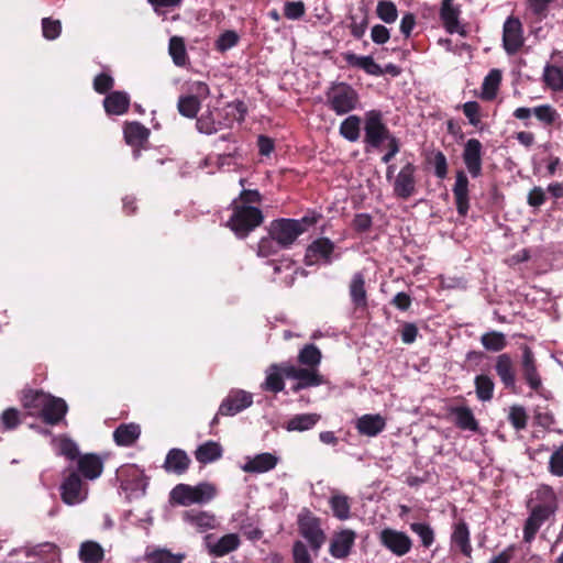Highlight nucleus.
Wrapping results in <instances>:
<instances>
[{
    "label": "nucleus",
    "instance_id": "39",
    "mask_svg": "<svg viewBox=\"0 0 563 563\" xmlns=\"http://www.w3.org/2000/svg\"><path fill=\"white\" fill-rule=\"evenodd\" d=\"M78 556L82 563H101L104 551L98 542L88 540L80 544Z\"/></svg>",
    "mask_w": 563,
    "mask_h": 563
},
{
    "label": "nucleus",
    "instance_id": "22",
    "mask_svg": "<svg viewBox=\"0 0 563 563\" xmlns=\"http://www.w3.org/2000/svg\"><path fill=\"white\" fill-rule=\"evenodd\" d=\"M75 471L80 477L95 481L103 472V460L96 453L81 454L77 460V468Z\"/></svg>",
    "mask_w": 563,
    "mask_h": 563
},
{
    "label": "nucleus",
    "instance_id": "62",
    "mask_svg": "<svg viewBox=\"0 0 563 563\" xmlns=\"http://www.w3.org/2000/svg\"><path fill=\"white\" fill-rule=\"evenodd\" d=\"M42 33L43 36L48 41L56 40L62 33L60 21L54 20L52 18L42 19Z\"/></svg>",
    "mask_w": 563,
    "mask_h": 563
},
{
    "label": "nucleus",
    "instance_id": "38",
    "mask_svg": "<svg viewBox=\"0 0 563 563\" xmlns=\"http://www.w3.org/2000/svg\"><path fill=\"white\" fill-rule=\"evenodd\" d=\"M141 435V428L136 423H121L113 431V440L119 446H132Z\"/></svg>",
    "mask_w": 563,
    "mask_h": 563
},
{
    "label": "nucleus",
    "instance_id": "43",
    "mask_svg": "<svg viewBox=\"0 0 563 563\" xmlns=\"http://www.w3.org/2000/svg\"><path fill=\"white\" fill-rule=\"evenodd\" d=\"M298 363L305 367L318 368L322 360L319 347L312 343L303 345L298 353Z\"/></svg>",
    "mask_w": 563,
    "mask_h": 563
},
{
    "label": "nucleus",
    "instance_id": "45",
    "mask_svg": "<svg viewBox=\"0 0 563 563\" xmlns=\"http://www.w3.org/2000/svg\"><path fill=\"white\" fill-rule=\"evenodd\" d=\"M543 81L547 87L556 92L563 91V68L547 64L543 69Z\"/></svg>",
    "mask_w": 563,
    "mask_h": 563
},
{
    "label": "nucleus",
    "instance_id": "20",
    "mask_svg": "<svg viewBox=\"0 0 563 563\" xmlns=\"http://www.w3.org/2000/svg\"><path fill=\"white\" fill-rule=\"evenodd\" d=\"M286 378L299 380L305 388L318 387L325 383L323 375L320 374L318 368L312 367H297L289 363L285 368Z\"/></svg>",
    "mask_w": 563,
    "mask_h": 563
},
{
    "label": "nucleus",
    "instance_id": "11",
    "mask_svg": "<svg viewBox=\"0 0 563 563\" xmlns=\"http://www.w3.org/2000/svg\"><path fill=\"white\" fill-rule=\"evenodd\" d=\"M335 244L329 238H318L312 241L305 254V264L312 266L319 262L330 265L340 254H334Z\"/></svg>",
    "mask_w": 563,
    "mask_h": 563
},
{
    "label": "nucleus",
    "instance_id": "30",
    "mask_svg": "<svg viewBox=\"0 0 563 563\" xmlns=\"http://www.w3.org/2000/svg\"><path fill=\"white\" fill-rule=\"evenodd\" d=\"M117 476L124 488L137 489L145 486L146 476L144 471L135 464L121 466L117 472Z\"/></svg>",
    "mask_w": 563,
    "mask_h": 563
},
{
    "label": "nucleus",
    "instance_id": "53",
    "mask_svg": "<svg viewBox=\"0 0 563 563\" xmlns=\"http://www.w3.org/2000/svg\"><path fill=\"white\" fill-rule=\"evenodd\" d=\"M350 23L347 27L350 29V32L352 36L356 40H360L364 36L369 18L367 11H363L361 15L352 14L349 16Z\"/></svg>",
    "mask_w": 563,
    "mask_h": 563
},
{
    "label": "nucleus",
    "instance_id": "61",
    "mask_svg": "<svg viewBox=\"0 0 563 563\" xmlns=\"http://www.w3.org/2000/svg\"><path fill=\"white\" fill-rule=\"evenodd\" d=\"M555 0H528V8L536 21L541 22L549 14V7Z\"/></svg>",
    "mask_w": 563,
    "mask_h": 563
},
{
    "label": "nucleus",
    "instance_id": "55",
    "mask_svg": "<svg viewBox=\"0 0 563 563\" xmlns=\"http://www.w3.org/2000/svg\"><path fill=\"white\" fill-rule=\"evenodd\" d=\"M196 128L200 133L214 134L222 128V121H217L211 111L202 113L196 121Z\"/></svg>",
    "mask_w": 563,
    "mask_h": 563
},
{
    "label": "nucleus",
    "instance_id": "12",
    "mask_svg": "<svg viewBox=\"0 0 563 563\" xmlns=\"http://www.w3.org/2000/svg\"><path fill=\"white\" fill-rule=\"evenodd\" d=\"M417 166L407 162L398 172L394 179L393 192L394 196L401 200H408L417 191L416 179Z\"/></svg>",
    "mask_w": 563,
    "mask_h": 563
},
{
    "label": "nucleus",
    "instance_id": "21",
    "mask_svg": "<svg viewBox=\"0 0 563 563\" xmlns=\"http://www.w3.org/2000/svg\"><path fill=\"white\" fill-rule=\"evenodd\" d=\"M190 465L191 459L187 452L183 449L173 448L167 452L162 467L167 474L181 476L188 472Z\"/></svg>",
    "mask_w": 563,
    "mask_h": 563
},
{
    "label": "nucleus",
    "instance_id": "15",
    "mask_svg": "<svg viewBox=\"0 0 563 563\" xmlns=\"http://www.w3.org/2000/svg\"><path fill=\"white\" fill-rule=\"evenodd\" d=\"M494 369L504 388L516 393L517 368L512 356L509 353L498 354L495 358Z\"/></svg>",
    "mask_w": 563,
    "mask_h": 563
},
{
    "label": "nucleus",
    "instance_id": "9",
    "mask_svg": "<svg viewBox=\"0 0 563 563\" xmlns=\"http://www.w3.org/2000/svg\"><path fill=\"white\" fill-rule=\"evenodd\" d=\"M268 234L284 249H290L300 236L299 224L289 218L275 219L269 223Z\"/></svg>",
    "mask_w": 563,
    "mask_h": 563
},
{
    "label": "nucleus",
    "instance_id": "46",
    "mask_svg": "<svg viewBox=\"0 0 563 563\" xmlns=\"http://www.w3.org/2000/svg\"><path fill=\"white\" fill-rule=\"evenodd\" d=\"M481 343L486 351L497 353L507 346L508 341L503 332L493 330L482 334Z\"/></svg>",
    "mask_w": 563,
    "mask_h": 563
},
{
    "label": "nucleus",
    "instance_id": "26",
    "mask_svg": "<svg viewBox=\"0 0 563 563\" xmlns=\"http://www.w3.org/2000/svg\"><path fill=\"white\" fill-rule=\"evenodd\" d=\"M289 366V363L284 362L280 364H271L266 371L265 380L262 383L261 388L264 391H271L277 394L283 391L285 388V368Z\"/></svg>",
    "mask_w": 563,
    "mask_h": 563
},
{
    "label": "nucleus",
    "instance_id": "35",
    "mask_svg": "<svg viewBox=\"0 0 563 563\" xmlns=\"http://www.w3.org/2000/svg\"><path fill=\"white\" fill-rule=\"evenodd\" d=\"M454 0H442L440 8V20L448 33H460L459 18L461 10L453 4ZM463 34V32H461Z\"/></svg>",
    "mask_w": 563,
    "mask_h": 563
},
{
    "label": "nucleus",
    "instance_id": "42",
    "mask_svg": "<svg viewBox=\"0 0 563 563\" xmlns=\"http://www.w3.org/2000/svg\"><path fill=\"white\" fill-rule=\"evenodd\" d=\"M475 393L478 400L486 402L494 397L495 383L487 374L476 375L474 378Z\"/></svg>",
    "mask_w": 563,
    "mask_h": 563
},
{
    "label": "nucleus",
    "instance_id": "16",
    "mask_svg": "<svg viewBox=\"0 0 563 563\" xmlns=\"http://www.w3.org/2000/svg\"><path fill=\"white\" fill-rule=\"evenodd\" d=\"M483 145L477 139H470L464 144L462 158L470 175L477 178L482 175Z\"/></svg>",
    "mask_w": 563,
    "mask_h": 563
},
{
    "label": "nucleus",
    "instance_id": "56",
    "mask_svg": "<svg viewBox=\"0 0 563 563\" xmlns=\"http://www.w3.org/2000/svg\"><path fill=\"white\" fill-rule=\"evenodd\" d=\"M376 15L386 24L396 22L398 10L393 1L379 0L376 5Z\"/></svg>",
    "mask_w": 563,
    "mask_h": 563
},
{
    "label": "nucleus",
    "instance_id": "49",
    "mask_svg": "<svg viewBox=\"0 0 563 563\" xmlns=\"http://www.w3.org/2000/svg\"><path fill=\"white\" fill-rule=\"evenodd\" d=\"M184 559L185 554H174L167 549H155L144 555L146 563H183Z\"/></svg>",
    "mask_w": 563,
    "mask_h": 563
},
{
    "label": "nucleus",
    "instance_id": "24",
    "mask_svg": "<svg viewBox=\"0 0 563 563\" xmlns=\"http://www.w3.org/2000/svg\"><path fill=\"white\" fill-rule=\"evenodd\" d=\"M212 534L206 537V544L210 555L214 558H222L235 550L241 545V540L236 533H228L221 537L216 542H211Z\"/></svg>",
    "mask_w": 563,
    "mask_h": 563
},
{
    "label": "nucleus",
    "instance_id": "5",
    "mask_svg": "<svg viewBox=\"0 0 563 563\" xmlns=\"http://www.w3.org/2000/svg\"><path fill=\"white\" fill-rule=\"evenodd\" d=\"M512 115L523 121L526 126L529 125L527 121L531 115H534L545 129L560 128L562 125L561 114L549 103L539 104L533 108L520 107L514 111Z\"/></svg>",
    "mask_w": 563,
    "mask_h": 563
},
{
    "label": "nucleus",
    "instance_id": "4",
    "mask_svg": "<svg viewBox=\"0 0 563 563\" xmlns=\"http://www.w3.org/2000/svg\"><path fill=\"white\" fill-rule=\"evenodd\" d=\"M394 135L386 123L380 110H369L364 114V144L365 151L379 150L383 143Z\"/></svg>",
    "mask_w": 563,
    "mask_h": 563
},
{
    "label": "nucleus",
    "instance_id": "44",
    "mask_svg": "<svg viewBox=\"0 0 563 563\" xmlns=\"http://www.w3.org/2000/svg\"><path fill=\"white\" fill-rule=\"evenodd\" d=\"M168 52L172 56L174 64L178 67H184L188 63V54L186 44L183 37L173 36L169 40Z\"/></svg>",
    "mask_w": 563,
    "mask_h": 563
},
{
    "label": "nucleus",
    "instance_id": "10",
    "mask_svg": "<svg viewBox=\"0 0 563 563\" xmlns=\"http://www.w3.org/2000/svg\"><path fill=\"white\" fill-rule=\"evenodd\" d=\"M521 360H520V373L526 384L536 393L542 389V377L539 372L538 361L536 358L532 349L522 344L520 346Z\"/></svg>",
    "mask_w": 563,
    "mask_h": 563
},
{
    "label": "nucleus",
    "instance_id": "18",
    "mask_svg": "<svg viewBox=\"0 0 563 563\" xmlns=\"http://www.w3.org/2000/svg\"><path fill=\"white\" fill-rule=\"evenodd\" d=\"M253 404L252 394L245 390H232L222 400L218 415L221 416H234L242 410L249 408Z\"/></svg>",
    "mask_w": 563,
    "mask_h": 563
},
{
    "label": "nucleus",
    "instance_id": "7",
    "mask_svg": "<svg viewBox=\"0 0 563 563\" xmlns=\"http://www.w3.org/2000/svg\"><path fill=\"white\" fill-rule=\"evenodd\" d=\"M342 57L350 67L362 69L371 76L379 77L388 74L393 77H396L401 73V69L391 63L385 65V67H382L374 60L372 56H360L353 52H345L342 54Z\"/></svg>",
    "mask_w": 563,
    "mask_h": 563
},
{
    "label": "nucleus",
    "instance_id": "8",
    "mask_svg": "<svg viewBox=\"0 0 563 563\" xmlns=\"http://www.w3.org/2000/svg\"><path fill=\"white\" fill-rule=\"evenodd\" d=\"M298 529L301 537L308 541L311 550L317 555L327 540V536L321 529L320 519L310 512L300 515L298 518Z\"/></svg>",
    "mask_w": 563,
    "mask_h": 563
},
{
    "label": "nucleus",
    "instance_id": "33",
    "mask_svg": "<svg viewBox=\"0 0 563 563\" xmlns=\"http://www.w3.org/2000/svg\"><path fill=\"white\" fill-rule=\"evenodd\" d=\"M49 396L40 389L25 388L22 390L21 402L30 415L38 417Z\"/></svg>",
    "mask_w": 563,
    "mask_h": 563
},
{
    "label": "nucleus",
    "instance_id": "19",
    "mask_svg": "<svg viewBox=\"0 0 563 563\" xmlns=\"http://www.w3.org/2000/svg\"><path fill=\"white\" fill-rule=\"evenodd\" d=\"M355 540L356 533L352 529H342L334 532L330 542L329 553L335 559H345L350 555Z\"/></svg>",
    "mask_w": 563,
    "mask_h": 563
},
{
    "label": "nucleus",
    "instance_id": "57",
    "mask_svg": "<svg viewBox=\"0 0 563 563\" xmlns=\"http://www.w3.org/2000/svg\"><path fill=\"white\" fill-rule=\"evenodd\" d=\"M410 530L420 538L422 547L428 549L433 544L435 539L434 530L429 523L413 522L410 525Z\"/></svg>",
    "mask_w": 563,
    "mask_h": 563
},
{
    "label": "nucleus",
    "instance_id": "47",
    "mask_svg": "<svg viewBox=\"0 0 563 563\" xmlns=\"http://www.w3.org/2000/svg\"><path fill=\"white\" fill-rule=\"evenodd\" d=\"M333 516L339 520H346L351 517V504L347 496L333 494L329 499Z\"/></svg>",
    "mask_w": 563,
    "mask_h": 563
},
{
    "label": "nucleus",
    "instance_id": "59",
    "mask_svg": "<svg viewBox=\"0 0 563 563\" xmlns=\"http://www.w3.org/2000/svg\"><path fill=\"white\" fill-rule=\"evenodd\" d=\"M240 41V36L235 31L228 30L219 35L216 41L214 47L218 52L224 53L232 47L236 46Z\"/></svg>",
    "mask_w": 563,
    "mask_h": 563
},
{
    "label": "nucleus",
    "instance_id": "48",
    "mask_svg": "<svg viewBox=\"0 0 563 563\" xmlns=\"http://www.w3.org/2000/svg\"><path fill=\"white\" fill-rule=\"evenodd\" d=\"M537 499L540 504L536 507L547 509L548 512L553 515L558 510V496L551 486L542 485L537 492Z\"/></svg>",
    "mask_w": 563,
    "mask_h": 563
},
{
    "label": "nucleus",
    "instance_id": "58",
    "mask_svg": "<svg viewBox=\"0 0 563 563\" xmlns=\"http://www.w3.org/2000/svg\"><path fill=\"white\" fill-rule=\"evenodd\" d=\"M284 250L272 235L263 236L257 243L256 254L260 257H269Z\"/></svg>",
    "mask_w": 563,
    "mask_h": 563
},
{
    "label": "nucleus",
    "instance_id": "34",
    "mask_svg": "<svg viewBox=\"0 0 563 563\" xmlns=\"http://www.w3.org/2000/svg\"><path fill=\"white\" fill-rule=\"evenodd\" d=\"M278 457L273 453H260L254 457L247 459L242 470L246 473H266L276 467Z\"/></svg>",
    "mask_w": 563,
    "mask_h": 563
},
{
    "label": "nucleus",
    "instance_id": "17",
    "mask_svg": "<svg viewBox=\"0 0 563 563\" xmlns=\"http://www.w3.org/2000/svg\"><path fill=\"white\" fill-rule=\"evenodd\" d=\"M124 140L128 145L133 147V155L137 158L141 155V148L148 142L151 131L137 121L125 122L123 126Z\"/></svg>",
    "mask_w": 563,
    "mask_h": 563
},
{
    "label": "nucleus",
    "instance_id": "36",
    "mask_svg": "<svg viewBox=\"0 0 563 563\" xmlns=\"http://www.w3.org/2000/svg\"><path fill=\"white\" fill-rule=\"evenodd\" d=\"M349 292L355 308L365 309L367 307V291L363 273L357 272L353 274L349 285Z\"/></svg>",
    "mask_w": 563,
    "mask_h": 563
},
{
    "label": "nucleus",
    "instance_id": "64",
    "mask_svg": "<svg viewBox=\"0 0 563 563\" xmlns=\"http://www.w3.org/2000/svg\"><path fill=\"white\" fill-rule=\"evenodd\" d=\"M549 472L558 477H563V443L551 454Z\"/></svg>",
    "mask_w": 563,
    "mask_h": 563
},
{
    "label": "nucleus",
    "instance_id": "6",
    "mask_svg": "<svg viewBox=\"0 0 563 563\" xmlns=\"http://www.w3.org/2000/svg\"><path fill=\"white\" fill-rule=\"evenodd\" d=\"M60 498L68 506L82 503L88 496V486L74 470H66L59 487Z\"/></svg>",
    "mask_w": 563,
    "mask_h": 563
},
{
    "label": "nucleus",
    "instance_id": "40",
    "mask_svg": "<svg viewBox=\"0 0 563 563\" xmlns=\"http://www.w3.org/2000/svg\"><path fill=\"white\" fill-rule=\"evenodd\" d=\"M222 446L214 441H207L195 451L196 460L201 464L212 463L222 456Z\"/></svg>",
    "mask_w": 563,
    "mask_h": 563
},
{
    "label": "nucleus",
    "instance_id": "50",
    "mask_svg": "<svg viewBox=\"0 0 563 563\" xmlns=\"http://www.w3.org/2000/svg\"><path fill=\"white\" fill-rule=\"evenodd\" d=\"M361 121L358 115H349L340 124V134L350 142H356L360 139Z\"/></svg>",
    "mask_w": 563,
    "mask_h": 563
},
{
    "label": "nucleus",
    "instance_id": "1",
    "mask_svg": "<svg viewBox=\"0 0 563 563\" xmlns=\"http://www.w3.org/2000/svg\"><path fill=\"white\" fill-rule=\"evenodd\" d=\"M231 210L227 225L239 239H245L264 222V214L257 207L239 205L238 200H233Z\"/></svg>",
    "mask_w": 563,
    "mask_h": 563
},
{
    "label": "nucleus",
    "instance_id": "14",
    "mask_svg": "<svg viewBox=\"0 0 563 563\" xmlns=\"http://www.w3.org/2000/svg\"><path fill=\"white\" fill-rule=\"evenodd\" d=\"M523 27L514 15L507 18L503 26V47L508 55L517 54L523 46Z\"/></svg>",
    "mask_w": 563,
    "mask_h": 563
},
{
    "label": "nucleus",
    "instance_id": "52",
    "mask_svg": "<svg viewBox=\"0 0 563 563\" xmlns=\"http://www.w3.org/2000/svg\"><path fill=\"white\" fill-rule=\"evenodd\" d=\"M200 108L201 102L194 97L186 95L178 98L177 110L185 118H196Z\"/></svg>",
    "mask_w": 563,
    "mask_h": 563
},
{
    "label": "nucleus",
    "instance_id": "13",
    "mask_svg": "<svg viewBox=\"0 0 563 563\" xmlns=\"http://www.w3.org/2000/svg\"><path fill=\"white\" fill-rule=\"evenodd\" d=\"M380 544L396 556H404L411 551L412 540L410 537L391 528H385L379 532Z\"/></svg>",
    "mask_w": 563,
    "mask_h": 563
},
{
    "label": "nucleus",
    "instance_id": "27",
    "mask_svg": "<svg viewBox=\"0 0 563 563\" xmlns=\"http://www.w3.org/2000/svg\"><path fill=\"white\" fill-rule=\"evenodd\" d=\"M181 518L199 532H205L217 527V518L210 511L189 509L183 512Z\"/></svg>",
    "mask_w": 563,
    "mask_h": 563
},
{
    "label": "nucleus",
    "instance_id": "32",
    "mask_svg": "<svg viewBox=\"0 0 563 563\" xmlns=\"http://www.w3.org/2000/svg\"><path fill=\"white\" fill-rule=\"evenodd\" d=\"M451 544L456 547L463 555L471 558L473 552L471 533L467 523L463 519L453 525Z\"/></svg>",
    "mask_w": 563,
    "mask_h": 563
},
{
    "label": "nucleus",
    "instance_id": "60",
    "mask_svg": "<svg viewBox=\"0 0 563 563\" xmlns=\"http://www.w3.org/2000/svg\"><path fill=\"white\" fill-rule=\"evenodd\" d=\"M59 454L64 455L66 459L70 461H77L81 455L79 453L78 445L75 441H73L68 437H62L58 443Z\"/></svg>",
    "mask_w": 563,
    "mask_h": 563
},
{
    "label": "nucleus",
    "instance_id": "63",
    "mask_svg": "<svg viewBox=\"0 0 563 563\" xmlns=\"http://www.w3.org/2000/svg\"><path fill=\"white\" fill-rule=\"evenodd\" d=\"M306 14L303 1H286L284 4V15L288 20H299Z\"/></svg>",
    "mask_w": 563,
    "mask_h": 563
},
{
    "label": "nucleus",
    "instance_id": "37",
    "mask_svg": "<svg viewBox=\"0 0 563 563\" xmlns=\"http://www.w3.org/2000/svg\"><path fill=\"white\" fill-rule=\"evenodd\" d=\"M386 427V421L380 415H364L356 421V430L366 437H376Z\"/></svg>",
    "mask_w": 563,
    "mask_h": 563
},
{
    "label": "nucleus",
    "instance_id": "54",
    "mask_svg": "<svg viewBox=\"0 0 563 563\" xmlns=\"http://www.w3.org/2000/svg\"><path fill=\"white\" fill-rule=\"evenodd\" d=\"M529 416L526 408L521 405L509 407L508 421L517 431L523 430L528 426Z\"/></svg>",
    "mask_w": 563,
    "mask_h": 563
},
{
    "label": "nucleus",
    "instance_id": "25",
    "mask_svg": "<svg viewBox=\"0 0 563 563\" xmlns=\"http://www.w3.org/2000/svg\"><path fill=\"white\" fill-rule=\"evenodd\" d=\"M468 184V178L465 172L457 170L452 191L454 195L457 213L462 217H465L470 209Z\"/></svg>",
    "mask_w": 563,
    "mask_h": 563
},
{
    "label": "nucleus",
    "instance_id": "51",
    "mask_svg": "<svg viewBox=\"0 0 563 563\" xmlns=\"http://www.w3.org/2000/svg\"><path fill=\"white\" fill-rule=\"evenodd\" d=\"M320 416L317 413H301L294 416L287 423L289 431H306L313 428L319 421Z\"/></svg>",
    "mask_w": 563,
    "mask_h": 563
},
{
    "label": "nucleus",
    "instance_id": "31",
    "mask_svg": "<svg viewBox=\"0 0 563 563\" xmlns=\"http://www.w3.org/2000/svg\"><path fill=\"white\" fill-rule=\"evenodd\" d=\"M130 96L125 91H111L103 99V108L108 115H122L129 111Z\"/></svg>",
    "mask_w": 563,
    "mask_h": 563
},
{
    "label": "nucleus",
    "instance_id": "41",
    "mask_svg": "<svg viewBox=\"0 0 563 563\" xmlns=\"http://www.w3.org/2000/svg\"><path fill=\"white\" fill-rule=\"evenodd\" d=\"M501 82V71L499 69H492L484 78L482 84L481 98L486 101H492L496 98L499 85Z\"/></svg>",
    "mask_w": 563,
    "mask_h": 563
},
{
    "label": "nucleus",
    "instance_id": "29",
    "mask_svg": "<svg viewBox=\"0 0 563 563\" xmlns=\"http://www.w3.org/2000/svg\"><path fill=\"white\" fill-rule=\"evenodd\" d=\"M553 514L548 512L547 509H541L538 507H533L530 511L529 517L527 518L523 526V540L527 543L532 542L534 540L539 529L541 526L550 519Z\"/></svg>",
    "mask_w": 563,
    "mask_h": 563
},
{
    "label": "nucleus",
    "instance_id": "2",
    "mask_svg": "<svg viewBox=\"0 0 563 563\" xmlns=\"http://www.w3.org/2000/svg\"><path fill=\"white\" fill-rule=\"evenodd\" d=\"M217 495L213 484L208 482L199 483L196 486L189 484H177L169 493V501L173 505L190 506L192 504H207Z\"/></svg>",
    "mask_w": 563,
    "mask_h": 563
},
{
    "label": "nucleus",
    "instance_id": "28",
    "mask_svg": "<svg viewBox=\"0 0 563 563\" xmlns=\"http://www.w3.org/2000/svg\"><path fill=\"white\" fill-rule=\"evenodd\" d=\"M449 416L454 417V424L461 430L473 432L478 431V421L468 406H449L446 408Z\"/></svg>",
    "mask_w": 563,
    "mask_h": 563
},
{
    "label": "nucleus",
    "instance_id": "23",
    "mask_svg": "<svg viewBox=\"0 0 563 563\" xmlns=\"http://www.w3.org/2000/svg\"><path fill=\"white\" fill-rule=\"evenodd\" d=\"M68 406L63 398L51 395L46 400L40 418L48 426H56L64 420Z\"/></svg>",
    "mask_w": 563,
    "mask_h": 563
},
{
    "label": "nucleus",
    "instance_id": "3",
    "mask_svg": "<svg viewBox=\"0 0 563 563\" xmlns=\"http://www.w3.org/2000/svg\"><path fill=\"white\" fill-rule=\"evenodd\" d=\"M327 106L336 115H345L360 106L358 92L347 82H332L325 92Z\"/></svg>",
    "mask_w": 563,
    "mask_h": 563
}]
</instances>
